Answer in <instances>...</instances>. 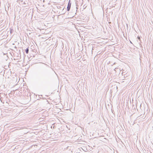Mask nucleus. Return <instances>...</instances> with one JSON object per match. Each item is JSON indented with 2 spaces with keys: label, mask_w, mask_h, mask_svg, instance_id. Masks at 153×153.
Returning a JSON list of instances; mask_svg holds the SVG:
<instances>
[{
  "label": "nucleus",
  "mask_w": 153,
  "mask_h": 153,
  "mask_svg": "<svg viewBox=\"0 0 153 153\" xmlns=\"http://www.w3.org/2000/svg\"><path fill=\"white\" fill-rule=\"evenodd\" d=\"M137 39L139 40H140V37L139 36H138L137 37Z\"/></svg>",
  "instance_id": "5"
},
{
  "label": "nucleus",
  "mask_w": 153,
  "mask_h": 153,
  "mask_svg": "<svg viewBox=\"0 0 153 153\" xmlns=\"http://www.w3.org/2000/svg\"><path fill=\"white\" fill-rule=\"evenodd\" d=\"M71 2L70 0H69L68 4V6L67 9V10L68 11H69L70 10L71 7Z\"/></svg>",
  "instance_id": "1"
},
{
  "label": "nucleus",
  "mask_w": 153,
  "mask_h": 153,
  "mask_svg": "<svg viewBox=\"0 0 153 153\" xmlns=\"http://www.w3.org/2000/svg\"><path fill=\"white\" fill-rule=\"evenodd\" d=\"M41 76H42V77L43 78V75H41Z\"/></svg>",
  "instance_id": "6"
},
{
  "label": "nucleus",
  "mask_w": 153,
  "mask_h": 153,
  "mask_svg": "<svg viewBox=\"0 0 153 153\" xmlns=\"http://www.w3.org/2000/svg\"><path fill=\"white\" fill-rule=\"evenodd\" d=\"M41 96L42 97V95H41Z\"/></svg>",
  "instance_id": "8"
},
{
  "label": "nucleus",
  "mask_w": 153,
  "mask_h": 153,
  "mask_svg": "<svg viewBox=\"0 0 153 153\" xmlns=\"http://www.w3.org/2000/svg\"><path fill=\"white\" fill-rule=\"evenodd\" d=\"M25 53L27 54H28L29 52V47L26 48L25 50Z\"/></svg>",
  "instance_id": "2"
},
{
  "label": "nucleus",
  "mask_w": 153,
  "mask_h": 153,
  "mask_svg": "<svg viewBox=\"0 0 153 153\" xmlns=\"http://www.w3.org/2000/svg\"><path fill=\"white\" fill-rule=\"evenodd\" d=\"M14 79L15 80L16 79H17V78H14Z\"/></svg>",
  "instance_id": "7"
},
{
  "label": "nucleus",
  "mask_w": 153,
  "mask_h": 153,
  "mask_svg": "<svg viewBox=\"0 0 153 153\" xmlns=\"http://www.w3.org/2000/svg\"><path fill=\"white\" fill-rule=\"evenodd\" d=\"M10 33L11 34L12 33H13V32L14 31V30L10 28Z\"/></svg>",
  "instance_id": "3"
},
{
  "label": "nucleus",
  "mask_w": 153,
  "mask_h": 153,
  "mask_svg": "<svg viewBox=\"0 0 153 153\" xmlns=\"http://www.w3.org/2000/svg\"><path fill=\"white\" fill-rule=\"evenodd\" d=\"M0 100L3 103H4V102H3V100L2 99H1V97L0 98Z\"/></svg>",
  "instance_id": "4"
}]
</instances>
